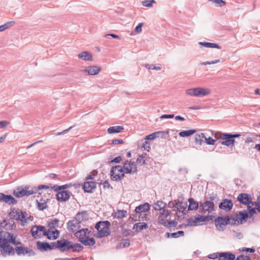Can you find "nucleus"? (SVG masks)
<instances>
[{
    "mask_svg": "<svg viewBox=\"0 0 260 260\" xmlns=\"http://www.w3.org/2000/svg\"><path fill=\"white\" fill-rule=\"evenodd\" d=\"M50 186L47 185H40L38 187H34L32 188L33 191H35V193H36L39 190L42 189H49Z\"/></svg>",
    "mask_w": 260,
    "mask_h": 260,
    "instance_id": "nucleus-49",
    "label": "nucleus"
},
{
    "mask_svg": "<svg viewBox=\"0 0 260 260\" xmlns=\"http://www.w3.org/2000/svg\"><path fill=\"white\" fill-rule=\"evenodd\" d=\"M37 248L41 251H47L49 250L50 244L47 242L38 241L37 243Z\"/></svg>",
    "mask_w": 260,
    "mask_h": 260,
    "instance_id": "nucleus-24",
    "label": "nucleus"
},
{
    "mask_svg": "<svg viewBox=\"0 0 260 260\" xmlns=\"http://www.w3.org/2000/svg\"><path fill=\"white\" fill-rule=\"evenodd\" d=\"M10 122L6 120L0 121V128H5L10 124Z\"/></svg>",
    "mask_w": 260,
    "mask_h": 260,
    "instance_id": "nucleus-58",
    "label": "nucleus"
},
{
    "mask_svg": "<svg viewBox=\"0 0 260 260\" xmlns=\"http://www.w3.org/2000/svg\"><path fill=\"white\" fill-rule=\"evenodd\" d=\"M187 223L186 224V226H193L196 225V222L194 219L192 218H189L187 219Z\"/></svg>",
    "mask_w": 260,
    "mask_h": 260,
    "instance_id": "nucleus-54",
    "label": "nucleus"
},
{
    "mask_svg": "<svg viewBox=\"0 0 260 260\" xmlns=\"http://www.w3.org/2000/svg\"><path fill=\"white\" fill-rule=\"evenodd\" d=\"M189 205L188 206V210H197L200 206L199 205L198 202L196 201L192 198H189L188 199Z\"/></svg>",
    "mask_w": 260,
    "mask_h": 260,
    "instance_id": "nucleus-28",
    "label": "nucleus"
},
{
    "mask_svg": "<svg viewBox=\"0 0 260 260\" xmlns=\"http://www.w3.org/2000/svg\"><path fill=\"white\" fill-rule=\"evenodd\" d=\"M169 133V131H158L153 133L150 135H148L145 137V139L146 140H151L157 138H163L164 136L168 135Z\"/></svg>",
    "mask_w": 260,
    "mask_h": 260,
    "instance_id": "nucleus-12",
    "label": "nucleus"
},
{
    "mask_svg": "<svg viewBox=\"0 0 260 260\" xmlns=\"http://www.w3.org/2000/svg\"><path fill=\"white\" fill-rule=\"evenodd\" d=\"M38 229H37V227L36 226H34L30 230L31 234L32 237L36 238V236H37V234L38 233Z\"/></svg>",
    "mask_w": 260,
    "mask_h": 260,
    "instance_id": "nucleus-55",
    "label": "nucleus"
},
{
    "mask_svg": "<svg viewBox=\"0 0 260 260\" xmlns=\"http://www.w3.org/2000/svg\"><path fill=\"white\" fill-rule=\"evenodd\" d=\"M211 92L209 88L203 87L189 88L185 90L186 94L196 97H203L209 94Z\"/></svg>",
    "mask_w": 260,
    "mask_h": 260,
    "instance_id": "nucleus-3",
    "label": "nucleus"
},
{
    "mask_svg": "<svg viewBox=\"0 0 260 260\" xmlns=\"http://www.w3.org/2000/svg\"><path fill=\"white\" fill-rule=\"evenodd\" d=\"M219 253H220V252H217V253H213L212 254H210L208 255V257L210 259H216V258L219 259Z\"/></svg>",
    "mask_w": 260,
    "mask_h": 260,
    "instance_id": "nucleus-62",
    "label": "nucleus"
},
{
    "mask_svg": "<svg viewBox=\"0 0 260 260\" xmlns=\"http://www.w3.org/2000/svg\"><path fill=\"white\" fill-rule=\"evenodd\" d=\"M177 224V222L176 220H167L165 224H162V225L167 227H171V226H175Z\"/></svg>",
    "mask_w": 260,
    "mask_h": 260,
    "instance_id": "nucleus-50",
    "label": "nucleus"
},
{
    "mask_svg": "<svg viewBox=\"0 0 260 260\" xmlns=\"http://www.w3.org/2000/svg\"><path fill=\"white\" fill-rule=\"evenodd\" d=\"M143 147L145 150L148 151L150 148V144L148 142L145 141L143 144Z\"/></svg>",
    "mask_w": 260,
    "mask_h": 260,
    "instance_id": "nucleus-63",
    "label": "nucleus"
},
{
    "mask_svg": "<svg viewBox=\"0 0 260 260\" xmlns=\"http://www.w3.org/2000/svg\"><path fill=\"white\" fill-rule=\"evenodd\" d=\"M101 70V68L98 66H88L83 72L87 73L88 75H95L98 74Z\"/></svg>",
    "mask_w": 260,
    "mask_h": 260,
    "instance_id": "nucleus-18",
    "label": "nucleus"
},
{
    "mask_svg": "<svg viewBox=\"0 0 260 260\" xmlns=\"http://www.w3.org/2000/svg\"><path fill=\"white\" fill-rule=\"evenodd\" d=\"M238 201L241 204L244 205H250L251 204V197L250 194L243 193L240 194L237 198Z\"/></svg>",
    "mask_w": 260,
    "mask_h": 260,
    "instance_id": "nucleus-13",
    "label": "nucleus"
},
{
    "mask_svg": "<svg viewBox=\"0 0 260 260\" xmlns=\"http://www.w3.org/2000/svg\"><path fill=\"white\" fill-rule=\"evenodd\" d=\"M194 219L196 223L197 222L209 221L212 219V216H202L200 215H197L194 217Z\"/></svg>",
    "mask_w": 260,
    "mask_h": 260,
    "instance_id": "nucleus-31",
    "label": "nucleus"
},
{
    "mask_svg": "<svg viewBox=\"0 0 260 260\" xmlns=\"http://www.w3.org/2000/svg\"><path fill=\"white\" fill-rule=\"evenodd\" d=\"M150 207V205L148 203H146L137 206L135 209V211L137 213L146 212L149 210Z\"/></svg>",
    "mask_w": 260,
    "mask_h": 260,
    "instance_id": "nucleus-21",
    "label": "nucleus"
},
{
    "mask_svg": "<svg viewBox=\"0 0 260 260\" xmlns=\"http://www.w3.org/2000/svg\"><path fill=\"white\" fill-rule=\"evenodd\" d=\"M14 195L17 198H21L24 196L28 197L35 194L33 189H29V187L26 186L25 187H18L14 190Z\"/></svg>",
    "mask_w": 260,
    "mask_h": 260,
    "instance_id": "nucleus-5",
    "label": "nucleus"
},
{
    "mask_svg": "<svg viewBox=\"0 0 260 260\" xmlns=\"http://www.w3.org/2000/svg\"><path fill=\"white\" fill-rule=\"evenodd\" d=\"M98 174V171L96 170L92 171L90 174L88 175L86 177V180H93L94 179V177Z\"/></svg>",
    "mask_w": 260,
    "mask_h": 260,
    "instance_id": "nucleus-52",
    "label": "nucleus"
},
{
    "mask_svg": "<svg viewBox=\"0 0 260 260\" xmlns=\"http://www.w3.org/2000/svg\"><path fill=\"white\" fill-rule=\"evenodd\" d=\"M199 44L200 45L207 48H215L219 49H221V47L216 43L200 42Z\"/></svg>",
    "mask_w": 260,
    "mask_h": 260,
    "instance_id": "nucleus-34",
    "label": "nucleus"
},
{
    "mask_svg": "<svg viewBox=\"0 0 260 260\" xmlns=\"http://www.w3.org/2000/svg\"><path fill=\"white\" fill-rule=\"evenodd\" d=\"M236 260H251V259H250V257L249 256L241 254L237 257Z\"/></svg>",
    "mask_w": 260,
    "mask_h": 260,
    "instance_id": "nucleus-60",
    "label": "nucleus"
},
{
    "mask_svg": "<svg viewBox=\"0 0 260 260\" xmlns=\"http://www.w3.org/2000/svg\"><path fill=\"white\" fill-rule=\"evenodd\" d=\"M48 226L51 229H54L59 226V220L57 218L50 219L48 221Z\"/></svg>",
    "mask_w": 260,
    "mask_h": 260,
    "instance_id": "nucleus-38",
    "label": "nucleus"
},
{
    "mask_svg": "<svg viewBox=\"0 0 260 260\" xmlns=\"http://www.w3.org/2000/svg\"><path fill=\"white\" fill-rule=\"evenodd\" d=\"M247 209L248 210L250 216H252L254 213H255V208L254 207L252 208L250 205H247Z\"/></svg>",
    "mask_w": 260,
    "mask_h": 260,
    "instance_id": "nucleus-57",
    "label": "nucleus"
},
{
    "mask_svg": "<svg viewBox=\"0 0 260 260\" xmlns=\"http://www.w3.org/2000/svg\"><path fill=\"white\" fill-rule=\"evenodd\" d=\"M125 172L127 174H133L137 172V167L134 161L126 160L123 165Z\"/></svg>",
    "mask_w": 260,
    "mask_h": 260,
    "instance_id": "nucleus-9",
    "label": "nucleus"
},
{
    "mask_svg": "<svg viewBox=\"0 0 260 260\" xmlns=\"http://www.w3.org/2000/svg\"><path fill=\"white\" fill-rule=\"evenodd\" d=\"M71 241L65 239L58 240V249L61 252L68 250L71 249Z\"/></svg>",
    "mask_w": 260,
    "mask_h": 260,
    "instance_id": "nucleus-10",
    "label": "nucleus"
},
{
    "mask_svg": "<svg viewBox=\"0 0 260 260\" xmlns=\"http://www.w3.org/2000/svg\"><path fill=\"white\" fill-rule=\"evenodd\" d=\"M68 229L70 232L77 231L81 226V222L76 218L70 220L68 223Z\"/></svg>",
    "mask_w": 260,
    "mask_h": 260,
    "instance_id": "nucleus-14",
    "label": "nucleus"
},
{
    "mask_svg": "<svg viewBox=\"0 0 260 260\" xmlns=\"http://www.w3.org/2000/svg\"><path fill=\"white\" fill-rule=\"evenodd\" d=\"M236 256L231 252H220L219 255V260H234Z\"/></svg>",
    "mask_w": 260,
    "mask_h": 260,
    "instance_id": "nucleus-19",
    "label": "nucleus"
},
{
    "mask_svg": "<svg viewBox=\"0 0 260 260\" xmlns=\"http://www.w3.org/2000/svg\"><path fill=\"white\" fill-rule=\"evenodd\" d=\"M175 205H176V210L182 213L183 215L185 214V210L187 206V203L179 202V201L176 202L175 201Z\"/></svg>",
    "mask_w": 260,
    "mask_h": 260,
    "instance_id": "nucleus-22",
    "label": "nucleus"
},
{
    "mask_svg": "<svg viewBox=\"0 0 260 260\" xmlns=\"http://www.w3.org/2000/svg\"><path fill=\"white\" fill-rule=\"evenodd\" d=\"M251 205H255V208L256 210L258 211V212H260V203L256 202H252L251 203Z\"/></svg>",
    "mask_w": 260,
    "mask_h": 260,
    "instance_id": "nucleus-64",
    "label": "nucleus"
},
{
    "mask_svg": "<svg viewBox=\"0 0 260 260\" xmlns=\"http://www.w3.org/2000/svg\"><path fill=\"white\" fill-rule=\"evenodd\" d=\"M16 253L18 255H25L27 253V248L22 246H18L15 248Z\"/></svg>",
    "mask_w": 260,
    "mask_h": 260,
    "instance_id": "nucleus-44",
    "label": "nucleus"
},
{
    "mask_svg": "<svg viewBox=\"0 0 260 260\" xmlns=\"http://www.w3.org/2000/svg\"><path fill=\"white\" fill-rule=\"evenodd\" d=\"M197 130L196 129H190L187 131H183L179 133V135L181 137H188L193 134L196 133Z\"/></svg>",
    "mask_w": 260,
    "mask_h": 260,
    "instance_id": "nucleus-41",
    "label": "nucleus"
},
{
    "mask_svg": "<svg viewBox=\"0 0 260 260\" xmlns=\"http://www.w3.org/2000/svg\"><path fill=\"white\" fill-rule=\"evenodd\" d=\"M166 204L162 201H158L154 204L153 208L155 210H161L165 208Z\"/></svg>",
    "mask_w": 260,
    "mask_h": 260,
    "instance_id": "nucleus-36",
    "label": "nucleus"
},
{
    "mask_svg": "<svg viewBox=\"0 0 260 260\" xmlns=\"http://www.w3.org/2000/svg\"><path fill=\"white\" fill-rule=\"evenodd\" d=\"M143 66L148 69H152V70H160L161 69V67H158V66L156 67L154 64H145L143 65Z\"/></svg>",
    "mask_w": 260,
    "mask_h": 260,
    "instance_id": "nucleus-51",
    "label": "nucleus"
},
{
    "mask_svg": "<svg viewBox=\"0 0 260 260\" xmlns=\"http://www.w3.org/2000/svg\"><path fill=\"white\" fill-rule=\"evenodd\" d=\"M86 231H88V229H83L76 233V236L79 238V241L81 243L82 240H85L88 237L87 236Z\"/></svg>",
    "mask_w": 260,
    "mask_h": 260,
    "instance_id": "nucleus-25",
    "label": "nucleus"
},
{
    "mask_svg": "<svg viewBox=\"0 0 260 260\" xmlns=\"http://www.w3.org/2000/svg\"><path fill=\"white\" fill-rule=\"evenodd\" d=\"M129 244V240L128 239H123L121 242L119 243L117 245L116 249L123 248L124 247H128Z\"/></svg>",
    "mask_w": 260,
    "mask_h": 260,
    "instance_id": "nucleus-42",
    "label": "nucleus"
},
{
    "mask_svg": "<svg viewBox=\"0 0 260 260\" xmlns=\"http://www.w3.org/2000/svg\"><path fill=\"white\" fill-rule=\"evenodd\" d=\"M126 213V211L124 210H118L115 213L114 216L118 219H121L125 216Z\"/></svg>",
    "mask_w": 260,
    "mask_h": 260,
    "instance_id": "nucleus-46",
    "label": "nucleus"
},
{
    "mask_svg": "<svg viewBox=\"0 0 260 260\" xmlns=\"http://www.w3.org/2000/svg\"><path fill=\"white\" fill-rule=\"evenodd\" d=\"M22 212V211L19 209H15V208H13L12 209V212L10 213L9 216L12 219L21 221L22 218L20 212Z\"/></svg>",
    "mask_w": 260,
    "mask_h": 260,
    "instance_id": "nucleus-20",
    "label": "nucleus"
},
{
    "mask_svg": "<svg viewBox=\"0 0 260 260\" xmlns=\"http://www.w3.org/2000/svg\"><path fill=\"white\" fill-rule=\"evenodd\" d=\"M233 206V203L231 200L223 199L219 204V208L225 211H230Z\"/></svg>",
    "mask_w": 260,
    "mask_h": 260,
    "instance_id": "nucleus-11",
    "label": "nucleus"
},
{
    "mask_svg": "<svg viewBox=\"0 0 260 260\" xmlns=\"http://www.w3.org/2000/svg\"><path fill=\"white\" fill-rule=\"evenodd\" d=\"M204 139L205 140L206 144L208 145H214L215 143V140H213L210 137H209L208 138L205 137V138H204Z\"/></svg>",
    "mask_w": 260,
    "mask_h": 260,
    "instance_id": "nucleus-61",
    "label": "nucleus"
},
{
    "mask_svg": "<svg viewBox=\"0 0 260 260\" xmlns=\"http://www.w3.org/2000/svg\"><path fill=\"white\" fill-rule=\"evenodd\" d=\"M123 129L124 127L122 126L117 125L109 127L107 131L108 134H116L120 133Z\"/></svg>",
    "mask_w": 260,
    "mask_h": 260,
    "instance_id": "nucleus-27",
    "label": "nucleus"
},
{
    "mask_svg": "<svg viewBox=\"0 0 260 260\" xmlns=\"http://www.w3.org/2000/svg\"><path fill=\"white\" fill-rule=\"evenodd\" d=\"M136 162L141 165H144L145 164V156H143V155H139L136 160Z\"/></svg>",
    "mask_w": 260,
    "mask_h": 260,
    "instance_id": "nucleus-53",
    "label": "nucleus"
},
{
    "mask_svg": "<svg viewBox=\"0 0 260 260\" xmlns=\"http://www.w3.org/2000/svg\"><path fill=\"white\" fill-rule=\"evenodd\" d=\"M215 137L217 139H222L223 141L220 142L221 144L228 147L233 145L235 142V139L231 137L230 133H218L215 134Z\"/></svg>",
    "mask_w": 260,
    "mask_h": 260,
    "instance_id": "nucleus-7",
    "label": "nucleus"
},
{
    "mask_svg": "<svg viewBox=\"0 0 260 260\" xmlns=\"http://www.w3.org/2000/svg\"><path fill=\"white\" fill-rule=\"evenodd\" d=\"M95 188L96 183L92 181L84 182L83 186V189L86 192H92Z\"/></svg>",
    "mask_w": 260,
    "mask_h": 260,
    "instance_id": "nucleus-17",
    "label": "nucleus"
},
{
    "mask_svg": "<svg viewBox=\"0 0 260 260\" xmlns=\"http://www.w3.org/2000/svg\"><path fill=\"white\" fill-rule=\"evenodd\" d=\"M72 186V184H70V183L66 184L60 185V186L55 185L53 186L52 187H51V189H53L55 191L63 190V189L71 187Z\"/></svg>",
    "mask_w": 260,
    "mask_h": 260,
    "instance_id": "nucleus-40",
    "label": "nucleus"
},
{
    "mask_svg": "<svg viewBox=\"0 0 260 260\" xmlns=\"http://www.w3.org/2000/svg\"><path fill=\"white\" fill-rule=\"evenodd\" d=\"M167 234L168 237L170 236L172 238H178L181 236H183L184 232L182 231H179L177 232L173 233H171V234H169V233H168Z\"/></svg>",
    "mask_w": 260,
    "mask_h": 260,
    "instance_id": "nucleus-47",
    "label": "nucleus"
},
{
    "mask_svg": "<svg viewBox=\"0 0 260 260\" xmlns=\"http://www.w3.org/2000/svg\"><path fill=\"white\" fill-rule=\"evenodd\" d=\"M160 214L158 217L159 222L160 224H165L166 223V221L165 220L169 215L170 211L168 210H165V209H162V212H161Z\"/></svg>",
    "mask_w": 260,
    "mask_h": 260,
    "instance_id": "nucleus-23",
    "label": "nucleus"
},
{
    "mask_svg": "<svg viewBox=\"0 0 260 260\" xmlns=\"http://www.w3.org/2000/svg\"><path fill=\"white\" fill-rule=\"evenodd\" d=\"M148 228V224L145 222H138L134 224L133 230L138 232L147 229Z\"/></svg>",
    "mask_w": 260,
    "mask_h": 260,
    "instance_id": "nucleus-30",
    "label": "nucleus"
},
{
    "mask_svg": "<svg viewBox=\"0 0 260 260\" xmlns=\"http://www.w3.org/2000/svg\"><path fill=\"white\" fill-rule=\"evenodd\" d=\"M0 201H3L8 204H15L17 201L11 195H5L0 193Z\"/></svg>",
    "mask_w": 260,
    "mask_h": 260,
    "instance_id": "nucleus-16",
    "label": "nucleus"
},
{
    "mask_svg": "<svg viewBox=\"0 0 260 260\" xmlns=\"http://www.w3.org/2000/svg\"><path fill=\"white\" fill-rule=\"evenodd\" d=\"M216 197L213 196L210 198V200L206 201L203 203H200V209L203 213L208 212L211 213L214 210V201L215 200Z\"/></svg>",
    "mask_w": 260,
    "mask_h": 260,
    "instance_id": "nucleus-4",
    "label": "nucleus"
},
{
    "mask_svg": "<svg viewBox=\"0 0 260 260\" xmlns=\"http://www.w3.org/2000/svg\"><path fill=\"white\" fill-rule=\"evenodd\" d=\"M229 224L235 225L239 224L240 221L238 220V215H232L231 217H229Z\"/></svg>",
    "mask_w": 260,
    "mask_h": 260,
    "instance_id": "nucleus-43",
    "label": "nucleus"
},
{
    "mask_svg": "<svg viewBox=\"0 0 260 260\" xmlns=\"http://www.w3.org/2000/svg\"><path fill=\"white\" fill-rule=\"evenodd\" d=\"M9 243H12L14 245L19 244V242L16 241V237L13 234L6 232L3 235L1 233L0 248L2 254L5 257L7 255H13L15 254L14 249L12 246L9 245Z\"/></svg>",
    "mask_w": 260,
    "mask_h": 260,
    "instance_id": "nucleus-1",
    "label": "nucleus"
},
{
    "mask_svg": "<svg viewBox=\"0 0 260 260\" xmlns=\"http://www.w3.org/2000/svg\"><path fill=\"white\" fill-rule=\"evenodd\" d=\"M110 224V222L108 220L98 222L95 225V228L98 232L96 235H94V236L98 238H101L109 235L110 234L109 231Z\"/></svg>",
    "mask_w": 260,
    "mask_h": 260,
    "instance_id": "nucleus-2",
    "label": "nucleus"
},
{
    "mask_svg": "<svg viewBox=\"0 0 260 260\" xmlns=\"http://www.w3.org/2000/svg\"><path fill=\"white\" fill-rule=\"evenodd\" d=\"M204 138L205 135L204 133L196 134L194 136V143L196 145H201Z\"/></svg>",
    "mask_w": 260,
    "mask_h": 260,
    "instance_id": "nucleus-32",
    "label": "nucleus"
},
{
    "mask_svg": "<svg viewBox=\"0 0 260 260\" xmlns=\"http://www.w3.org/2000/svg\"><path fill=\"white\" fill-rule=\"evenodd\" d=\"M81 243L85 246H93L95 243V241L93 238H89L88 237L85 240H82Z\"/></svg>",
    "mask_w": 260,
    "mask_h": 260,
    "instance_id": "nucleus-39",
    "label": "nucleus"
},
{
    "mask_svg": "<svg viewBox=\"0 0 260 260\" xmlns=\"http://www.w3.org/2000/svg\"><path fill=\"white\" fill-rule=\"evenodd\" d=\"M156 3L154 0H145L142 2V5L146 7H151L153 4Z\"/></svg>",
    "mask_w": 260,
    "mask_h": 260,
    "instance_id": "nucleus-48",
    "label": "nucleus"
},
{
    "mask_svg": "<svg viewBox=\"0 0 260 260\" xmlns=\"http://www.w3.org/2000/svg\"><path fill=\"white\" fill-rule=\"evenodd\" d=\"M56 198L59 202H65L69 200L71 192L66 190H58Z\"/></svg>",
    "mask_w": 260,
    "mask_h": 260,
    "instance_id": "nucleus-15",
    "label": "nucleus"
},
{
    "mask_svg": "<svg viewBox=\"0 0 260 260\" xmlns=\"http://www.w3.org/2000/svg\"><path fill=\"white\" fill-rule=\"evenodd\" d=\"M110 174L111 179L115 181L120 180L124 176L123 169L120 165L112 167L110 171Z\"/></svg>",
    "mask_w": 260,
    "mask_h": 260,
    "instance_id": "nucleus-6",
    "label": "nucleus"
},
{
    "mask_svg": "<svg viewBox=\"0 0 260 260\" xmlns=\"http://www.w3.org/2000/svg\"><path fill=\"white\" fill-rule=\"evenodd\" d=\"M71 249H72L73 252H79L81 251L83 249V246L81 245L80 244H73L71 242Z\"/></svg>",
    "mask_w": 260,
    "mask_h": 260,
    "instance_id": "nucleus-45",
    "label": "nucleus"
},
{
    "mask_svg": "<svg viewBox=\"0 0 260 260\" xmlns=\"http://www.w3.org/2000/svg\"><path fill=\"white\" fill-rule=\"evenodd\" d=\"M229 216L225 217L218 216L215 220V226L219 231H223L224 226L229 223Z\"/></svg>",
    "mask_w": 260,
    "mask_h": 260,
    "instance_id": "nucleus-8",
    "label": "nucleus"
},
{
    "mask_svg": "<svg viewBox=\"0 0 260 260\" xmlns=\"http://www.w3.org/2000/svg\"><path fill=\"white\" fill-rule=\"evenodd\" d=\"M78 57L84 60L91 61L92 60V54L88 51L82 52L78 55Z\"/></svg>",
    "mask_w": 260,
    "mask_h": 260,
    "instance_id": "nucleus-26",
    "label": "nucleus"
},
{
    "mask_svg": "<svg viewBox=\"0 0 260 260\" xmlns=\"http://www.w3.org/2000/svg\"><path fill=\"white\" fill-rule=\"evenodd\" d=\"M220 62V60L219 59H216V60H213V61H205V62H201L200 63L201 65H208V64H215V63H218Z\"/></svg>",
    "mask_w": 260,
    "mask_h": 260,
    "instance_id": "nucleus-59",
    "label": "nucleus"
},
{
    "mask_svg": "<svg viewBox=\"0 0 260 260\" xmlns=\"http://www.w3.org/2000/svg\"><path fill=\"white\" fill-rule=\"evenodd\" d=\"M15 22L14 21H10L0 26V32H2L7 29H8L14 25Z\"/></svg>",
    "mask_w": 260,
    "mask_h": 260,
    "instance_id": "nucleus-37",
    "label": "nucleus"
},
{
    "mask_svg": "<svg viewBox=\"0 0 260 260\" xmlns=\"http://www.w3.org/2000/svg\"><path fill=\"white\" fill-rule=\"evenodd\" d=\"M58 245V240L56 241V242H51L50 244L49 250H53V249H56V248L58 249V246H57Z\"/></svg>",
    "mask_w": 260,
    "mask_h": 260,
    "instance_id": "nucleus-56",
    "label": "nucleus"
},
{
    "mask_svg": "<svg viewBox=\"0 0 260 260\" xmlns=\"http://www.w3.org/2000/svg\"><path fill=\"white\" fill-rule=\"evenodd\" d=\"M20 213L21 214L22 218L21 224L23 226H24L25 223H27L28 220H31L33 218L32 216L28 215L25 211L20 212Z\"/></svg>",
    "mask_w": 260,
    "mask_h": 260,
    "instance_id": "nucleus-29",
    "label": "nucleus"
},
{
    "mask_svg": "<svg viewBox=\"0 0 260 260\" xmlns=\"http://www.w3.org/2000/svg\"><path fill=\"white\" fill-rule=\"evenodd\" d=\"M238 215V220L240 223H242L243 221H245L248 217V213L246 210L239 212Z\"/></svg>",
    "mask_w": 260,
    "mask_h": 260,
    "instance_id": "nucleus-35",
    "label": "nucleus"
},
{
    "mask_svg": "<svg viewBox=\"0 0 260 260\" xmlns=\"http://www.w3.org/2000/svg\"><path fill=\"white\" fill-rule=\"evenodd\" d=\"M37 207L39 210L43 211L48 207L46 201L43 199H41L39 201L37 200Z\"/></svg>",
    "mask_w": 260,
    "mask_h": 260,
    "instance_id": "nucleus-33",
    "label": "nucleus"
}]
</instances>
